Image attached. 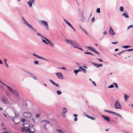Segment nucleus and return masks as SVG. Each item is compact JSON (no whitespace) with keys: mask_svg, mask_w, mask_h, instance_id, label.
<instances>
[{"mask_svg":"<svg viewBox=\"0 0 133 133\" xmlns=\"http://www.w3.org/2000/svg\"><path fill=\"white\" fill-rule=\"evenodd\" d=\"M24 23L29 28L31 29L35 32H37V31L30 24H29L25 20H24Z\"/></svg>","mask_w":133,"mask_h":133,"instance_id":"f257e3e1","label":"nucleus"},{"mask_svg":"<svg viewBox=\"0 0 133 133\" xmlns=\"http://www.w3.org/2000/svg\"><path fill=\"white\" fill-rule=\"evenodd\" d=\"M115 108L116 109H121V104L119 103L118 101H117L115 103Z\"/></svg>","mask_w":133,"mask_h":133,"instance_id":"f03ea898","label":"nucleus"},{"mask_svg":"<svg viewBox=\"0 0 133 133\" xmlns=\"http://www.w3.org/2000/svg\"><path fill=\"white\" fill-rule=\"evenodd\" d=\"M40 22L42 24H43L46 27V29L48 30L49 27L47 22L45 21H41Z\"/></svg>","mask_w":133,"mask_h":133,"instance_id":"7ed1b4c3","label":"nucleus"},{"mask_svg":"<svg viewBox=\"0 0 133 133\" xmlns=\"http://www.w3.org/2000/svg\"><path fill=\"white\" fill-rule=\"evenodd\" d=\"M87 48H88L89 50L94 52L97 54L99 55V53L97 52L95 49L93 48L92 47H88V46H86V47Z\"/></svg>","mask_w":133,"mask_h":133,"instance_id":"20e7f679","label":"nucleus"},{"mask_svg":"<svg viewBox=\"0 0 133 133\" xmlns=\"http://www.w3.org/2000/svg\"><path fill=\"white\" fill-rule=\"evenodd\" d=\"M29 127V131L30 133H33L35 131V130L33 126H31V127Z\"/></svg>","mask_w":133,"mask_h":133,"instance_id":"39448f33","label":"nucleus"},{"mask_svg":"<svg viewBox=\"0 0 133 133\" xmlns=\"http://www.w3.org/2000/svg\"><path fill=\"white\" fill-rule=\"evenodd\" d=\"M109 32L110 34L111 35L113 36L115 35L114 32L111 26L110 27V29Z\"/></svg>","mask_w":133,"mask_h":133,"instance_id":"423d86ee","label":"nucleus"},{"mask_svg":"<svg viewBox=\"0 0 133 133\" xmlns=\"http://www.w3.org/2000/svg\"><path fill=\"white\" fill-rule=\"evenodd\" d=\"M32 55L34 56H35V57H36L38 58H39V59H42L44 61L46 60V59L45 58H44L43 57H40L35 54H34V53Z\"/></svg>","mask_w":133,"mask_h":133,"instance_id":"0eeeda50","label":"nucleus"},{"mask_svg":"<svg viewBox=\"0 0 133 133\" xmlns=\"http://www.w3.org/2000/svg\"><path fill=\"white\" fill-rule=\"evenodd\" d=\"M71 45H72L74 48H78V44L75 41H73Z\"/></svg>","mask_w":133,"mask_h":133,"instance_id":"6e6552de","label":"nucleus"},{"mask_svg":"<svg viewBox=\"0 0 133 133\" xmlns=\"http://www.w3.org/2000/svg\"><path fill=\"white\" fill-rule=\"evenodd\" d=\"M31 116V115L30 112H25L24 114V117H29Z\"/></svg>","mask_w":133,"mask_h":133,"instance_id":"1a4fd4ad","label":"nucleus"},{"mask_svg":"<svg viewBox=\"0 0 133 133\" xmlns=\"http://www.w3.org/2000/svg\"><path fill=\"white\" fill-rule=\"evenodd\" d=\"M56 75L60 79H63V76L61 74L60 72L56 73Z\"/></svg>","mask_w":133,"mask_h":133,"instance_id":"9d476101","label":"nucleus"},{"mask_svg":"<svg viewBox=\"0 0 133 133\" xmlns=\"http://www.w3.org/2000/svg\"><path fill=\"white\" fill-rule=\"evenodd\" d=\"M63 111L62 113V115L64 117H65V114L67 112V110L66 109L65 107L63 108Z\"/></svg>","mask_w":133,"mask_h":133,"instance_id":"9b49d317","label":"nucleus"},{"mask_svg":"<svg viewBox=\"0 0 133 133\" xmlns=\"http://www.w3.org/2000/svg\"><path fill=\"white\" fill-rule=\"evenodd\" d=\"M21 129L22 132L27 131H29V128H28V127H24L23 128H22Z\"/></svg>","mask_w":133,"mask_h":133,"instance_id":"f8f14e48","label":"nucleus"},{"mask_svg":"<svg viewBox=\"0 0 133 133\" xmlns=\"http://www.w3.org/2000/svg\"><path fill=\"white\" fill-rule=\"evenodd\" d=\"M79 72L83 71V72L85 73L87 72L86 70L81 67H79Z\"/></svg>","mask_w":133,"mask_h":133,"instance_id":"ddd939ff","label":"nucleus"},{"mask_svg":"<svg viewBox=\"0 0 133 133\" xmlns=\"http://www.w3.org/2000/svg\"><path fill=\"white\" fill-rule=\"evenodd\" d=\"M1 101L4 103L6 104L8 103L7 100L4 97L1 98Z\"/></svg>","mask_w":133,"mask_h":133,"instance_id":"4468645a","label":"nucleus"},{"mask_svg":"<svg viewBox=\"0 0 133 133\" xmlns=\"http://www.w3.org/2000/svg\"><path fill=\"white\" fill-rule=\"evenodd\" d=\"M34 2V0H30L28 2V4L30 7L31 6L32 3H33Z\"/></svg>","mask_w":133,"mask_h":133,"instance_id":"2eb2a0df","label":"nucleus"},{"mask_svg":"<svg viewBox=\"0 0 133 133\" xmlns=\"http://www.w3.org/2000/svg\"><path fill=\"white\" fill-rule=\"evenodd\" d=\"M94 65V66L97 67H99L100 66H103V64H97L96 63H93Z\"/></svg>","mask_w":133,"mask_h":133,"instance_id":"dca6fc26","label":"nucleus"},{"mask_svg":"<svg viewBox=\"0 0 133 133\" xmlns=\"http://www.w3.org/2000/svg\"><path fill=\"white\" fill-rule=\"evenodd\" d=\"M133 51V49L126 50H123V51H121V52H119V53H118V54L120 55L121 54H122L123 52H124L125 51Z\"/></svg>","mask_w":133,"mask_h":133,"instance_id":"f3484780","label":"nucleus"},{"mask_svg":"<svg viewBox=\"0 0 133 133\" xmlns=\"http://www.w3.org/2000/svg\"><path fill=\"white\" fill-rule=\"evenodd\" d=\"M85 116L88 118H90V119L92 120H95L96 119V118L94 117H91L90 116H88L87 114H85Z\"/></svg>","mask_w":133,"mask_h":133,"instance_id":"a211bd4d","label":"nucleus"},{"mask_svg":"<svg viewBox=\"0 0 133 133\" xmlns=\"http://www.w3.org/2000/svg\"><path fill=\"white\" fill-rule=\"evenodd\" d=\"M102 116L107 121H110V119L109 117L105 116L104 115H102Z\"/></svg>","mask_w":133,"mask_h":133,"instance_id":"6ab92c4d","label":"nucleus"},{"mask_svg":"<svg viewBox=\"0 0 133 133\" xmlns=\"http://www.w3.org/2000/svg\"><path fill=\"white\" fill-rule=\"evenodd\" d=\"M52 46V47L54 46V45L53 43L51 42L50 40H49L48 39H45Z\"/></svg>","mask_w":133,"mask_h":133,"instance_id":"aec40b11","label":"nucleus"},{"mask_svg":"<svg viewBox=\"0 0 133 133\" xmlns=\"http://www.w3.org/2000/svg\"><path fill=\"white\" fill-rule=\"evenodd\" d=\"M65 41L66 42L70 43L71 44H72V43L73 41H71V40H69L68 39H66L65 40Z\"/></svg>","mask_w":133,"mask_h":133,"instance_id":"412c9836","label":"nucleus"},{"mask_svg":"<svg viewBox=\"0 0 133 133\" xmlns=\"http://www.w3.org/2000/svg\"><path fill=\"white\" fill-rule=\"evenodd\" d=\"M50 81L53 84L55 85L57 87H58L59 85L58 84H56L55 82H54L52 80H50Z\"/></svg>","mask_w":133,"mask_h":133,"instance_id":"4be33fe9","label":"nucleus"},{"mask_svg":"<svg viewBox=\"0 0 133 133\" xmlns=\"http://www.w3.org/2000/svg\"><path fill=\"white\" fill-rule=\"evenodd\" d=\"M5 86H6V87H7L8 89H9V90L10 91H11L12 93V92H13V91H14L11 88V87L6 85L5 84Z\"/></svg>","mask_w":133,"mask_h":133,"instance_id":"5701e85b","label":"nucleus"},{"mask_svg":"<svg viewBox=\"0 0 133 133\" xmlns=\"http://www.w3.org/2000/svg\"><path fill=\"white\" fill-rule=\"evenodd\" d=\"M73 116H74L75 118L74 119V121H76L77 120V115L76 114H74Z\"/></svg>","mask_w":133,"mask_h":133,"instance_id":"b1692460","label":"nucleus"},{"mask_svg":"<svg viewBox=\"0 0 133 133\" xmlns=\"http://www.w3.org/2000/svg\"><path fill=\"white\" fill-rule=\"evenodd\" d=\"M122 16H124L126 18H128L129 17V16H128V15L126 13H124L122 14Z\"/></svg>","mask_w":133,"mask_h":133,"instance_id":"393cba45","label":"nucleus"},{"mask_svg":"<svg viewBox=\"0 0 133 133\" xmlns=\"http://www.w3.org/2000/svg\"><path fill=\"white\" fill-rule=\"evenodd\" d=\"M12 93H13L14 95H15L16 96H19V95L18 94V92L16 91H14L13 92H12Z\"/></svg>","mask_w":133,"mask_h":133,"instance_id":"a878e982","label":"nucleus"},{"mask_svg":"<svg viewBox=\"0 0 133 133\" xmlns=\"http://www.w3.org/2000/svg\"><path fill=\"white\" fill-rule=\"evenodd\" d=\"M129 97V96H128V95H125L124 98L125 99V101H127V100L128 99Z\"/></svg>","mask_w":133,"mask_h":133,"instance_id":"bb28decb","label":"nucleus"},{"mask_svg":"<svg viewBox=\"0 0 133 133\" xmlns=\"http://www.w3.org/2000/svg\"><path fill=\"white\" fill-rule=\"evenodd\" d=\"M131 47V46L130 45H125L122 46V47L124 48H130Z\"/></svg>","mask_w":133,"mask_h":133,"instance_id":"cd10ccee","label":"nucleus"},{"mask_svg":"<svg viewBox=\"0 0 133 133\" xmlns=\"http://www.w3.org/2000/svg\"><path fill=\"white\" fill-rule=\"evenodd\" d=\"M64 21L68 25H69L70 26H71L72 25L69 23L66 20L64 19Z\"/></svg>","mask_w":133,"mask_h":133,"instance_id":"c85d7f7f","label":"nucleus"},{"mask_svg":"<svg viewBox=\"0 0 133 133\" xmlns=\"http://www.w3.org/2000/svg\"><path fill=\"white\" fill-rule=\"evenodd\" d=\"M57 130L59 133H64L63 131L61 130L57 129Z\"/></svg>","mask_w":133,"mask_h":133,"instance_id":"c756f323","label":"nucleus"},{"mask_svg":"<svg viewBox=\"0 0 133 133\" xmlns=\"http://www.w3.org/2000/svg\"><path fill=\"white\" fill-rule=\"evenodd\" d=\"M37 35L38 36L42 37V38H44V39H45V38H45L44 37V36H41V35L39 33H37Z\"/></svg>","mask_w":133,"mask_h":133,"instance_id":"7c9ffc66","label":"nucleus"},{"mask_svg":"<svg viewBox=\"0 0 133 133\" xmlns=\"http://www.w3.org/2000/svg\"><path fill=\"white\" fill-rule=\"evenodd\" d=\"M79 69L78 70H75L74 71V72L75 73V74L76 75L78 72H79Z\"/></svg>","mask_w":133,"mask_h":133,"instance_id":"2f4dec72","label":"nucleus"},{"mask_svg":"<svg viewBox=\"0 0 133 133\" xmlns=\"http://www.w3.org/2000/svg\"><path fill=\"white\" fill-rule=\"evenodd\" d=\"M123 8L122 6H121L119 8V10L121 11H123Z\"/></svg>","mask_w":133,"mask_h":133,"instance_id":"473e14b6","label":"nucleus"},{"mask_svg":"<svg viewBox=\"0 0 133 133\" xmlns=\"http://www.w3.org/2000/svg\"><path fill=\"white\" fill-rule=\"evenodd\" d=\"M42 122H44V123H48V124H49V122L48 121H46V120H44V121H42Z\"/></svg>","mask_w":133,"mask_h":133,"instance_id":"72a5a7b5","label":"nucleus"},{"mask_svg":"<svg viewBox=\"0 0 133 133\" xmlns=\"http://www.w3.org/2000/svg\"><path fill=\"white\" fill-rule=\"evenodd\" d=\"M56 92H57V94L58 95H61L62 94L61 92V91H58V90Z\"/></svg>","mask_w":133,"mask_h":133,"instance_id":"f704fd0d","label":"nucleus"},{"mask_svg":"<svg viewBox=\"0 0 133 133\" xmlns=\"http://www.w3.org/2000/svg\"><path fill=\"white\" fill-rule=\"evenodd\" d=\"M42 42L45 43L46 44L48 45V43L46 42V41L45 40L42 39Z\"/></svg>","mask_w":133,"mask_h":133,"instance_id":"c9c22d12","label":"nucleus"},{"mask_svg":"<svg viewBox=\"0 0 133 133\" xmlns=\"http://www.w3.org/2000/svg\"><path fill=\"white\" fill-rule=\"evenodd\" d=\"M113 84L115 85V87L116 88H118V85L116 83H113Z\"/></svg>","mask_w":133,"mask_h":133,"instance_id":"e433bc0d","label":"nucleus"},{"mask_svg":"<svg viewBox=\"0 0 133 133\" xmlns=\"http://www.w3.org/2000/svg\"><path fill=\"white\" fill-rule=\"evenodd\" d=\"M96 12L98 13H99L100 12V9L99 8L97 9L96 10Z\"/></svg>","mask_w":133,"mask_h":133,"instance_id":"4c0bfd02","label":"nucleus"},{"mask_svg":"<svg viewBox=\"0 0 133 133\" xmlns=\"http://www.w3.org/2000/svg\"><path fill=\"white\" fill-rule=\"evenodd\" d=\"M34 63L35 64H38V62L37 61H34Z\"/></svg>","mask_w":133,"mask_h":133,"instance_id":"58836bf2","label":"nucleus"},{"mask_svg":"<svg viewBox=\"0 0 133 133\" xmlns=\"http://www.w3.org/2000/svg\"><path fill=\"white\" fill-rule=\"evenodd\" d=\"M84 53L87 54H90L92 55V54L91 53L89 52H84Z\"/></svg>","mask_w":133,"mask_h":133,"instance_id":"ea45409f","label":"nucleus"},{"mask_svg":"<svg viewBox=\"0 0 133 133\" xmlns=\"http://www.w3.org/2000/svg\"><path fill=\"white\" fill-rule=\"evenodd\" d=\"M114 87V85L113 84H111L109 86V87L108 88H112Z\"/></svg>","mask_w":133,"mask_h":133,"instance_id":"a19ab883","label":"nucleus"},{"mask_svg":"<svg viewBox=\"0 0 133 133\" xmlns=\"http://www.w3.org/2000/svg\"><path fill=\"white\" fill-rule=\"evenodd\" d=\"M109 112L110 113H112V114H116V112H114L112 111H109Z\"/></svg>","mask_w":133,"mask_h":133,"instance_id":"79ce46f5","label":"nucleus"},{"mask_svg":"<svg viewBox=\"0 0 133 133\" xmlns=\"http://www.w3.org/2000/svg\"><path fill=\"white\" fill-rule=\"evenodd\" d=\"M39 116H40V115H39V114H37L36 115V118H38L39 117Z\"/></svg>","mask_w":133,"mask_h":133,"instance_id":"37998d69","label":"nucleus"},{"mask_svg":"<svg viewBox=\"0 0 133 133\" xmlns=\"http://www.w3.org/2000/svg\"><path fill=\"white\" fill-rule=\"evenodd\" d=\"M95 19L94 17H92L91 19V21H92V22H94L95 21Z\"/></svg>","mask_w":133,"mask_h":133,"instance_id":"c03bdc74","label":"nucleus"},{"mask_svg":"<svg viewBox=\"0 0 133 133\" xmlns=\"http://www.w3.org/2000/svg\"><path fill=\"white\" fill-rule=\"evenodd\" d=\"M115 115H117V116H118L120 117H122V116L120 115L118 113H116Z\"/></svg>","mask_w":133,"mask_h":133,"instance_id":"a18cd8bd","label":"nucleus"},{"mask_svg":"<svg viewBox=\"0 0 133 133\" xmlns=\"http://www.w3.org/2000/svg\"><path fill=\"white\" fill-rule=\"evenodd\" d=\"M118 43V42H112L111 43L112 44H116Z\"/></svg>","mask_w":133,"mask_h":133,"instance_id":"49530a36","label":"nucleus"},{"mask_svg":"<svg viewBox=\"0 0 133 133\" xmlns=\"http://www.w3.org/2000/svg\"><path fill=\"white\" fill-rule=\"evenodd\" d=\"M21 121H22V122H24L25 121V119H21Z\"/></svg>","mask_w":133,"mask_h":133,"instance_id":"de8ad7c7","label":"nucleus"},{"mask_svg":"<svg viewBox=\"0 0 133 133\" xmlns=\"http://www.w3.org/2000/svg\"><path fill=\"white\" fill-rule=\"evenodd\" d=\"M97 59L98 60H99L100 62H102V60H101V59H99V58H97Z\"/></svg>","mask_w":133,"mask_h":133,"instance_id":"09e8293b","label":"nucleus"},{"mask_svg":"<svg viewBox=\"0 0 133 133\" xmlns=\"http://www.w3.org/2000/svg\"><path fill=\"white\" fill-rule=\"evenodd\" d=\"M83 31H84V32L87 35H88V33L84 30H83Z\"/></svg>","mask_w":133,"mask_h":133,"instance_id":"8fccbe9b","label":"nucleus"},{"mask_svg":"<svg viewBox=\"0 0 133 133\" xmlns=\"http://www.w3.org/2000/svg\"><path fill=\"white\" fill-rule=\"evenodd\" d=\"M92 82L93 84L95 86H96V83H95V82H94L92 81Z\"/></svg>","mask_w":133,"mask_h":133,"instance_id":"3c124183","label":"nucleus"},{"mask_svg":"<svg viewBox=\"0 0 133 133\" xmlns=\"http://www.w3.org/2000/svg\"><path fill=\"white\" fill-rule=\"evenodd\" d=\"M72 28V29L75 31V29L74 28H73V27H72V26L71 25V26H70Z\"/></svg>","mask_w":133,"mask_h":133,"instance_id":"603ef678","label":"nucleus"},{"mask_svg":"<svg viewBox=\"0 0 133 133\" xmlns=\"http://www.w3.org/2000/svg\"><path fill=\"white\" fill-rule=\"evenodd\" d=\"M6 61H7V60L5 58H4V62L5 63H7Z\"/></svg>","mask_w":133,"mask_h":133,"instance_id":"864d4df0","label":"nucleus"},{"mask_svg":"<svg viewBox=\"0 0 133 133\" xmlns=\"http://www.w3.org/2000/svg\"><path fill=\"white\" fill-rule=\"evenodd\" d=\"M107 34V32L106 31H105L103 33V34L104 35H105Z\"/></svg>","mask_w":133,"mask_h":133,"instance_id":"5fc2aeb1","label":"nucleus"},{"mask_svg":"<svg viewBox=\"0 0 133 133\" xmlns=\"http://www.w3.org/2000/svg\"><path fill=\"white\" fill-rule=\"evenodd\" d=\"M61 69H62L63 70H66V69L65 68V67H63L62 68H61Z\"/></svg>","mask_w":133,"mask_h":133,"instance_id":"6e6d98bb","label":"nucleus"},{"mask_svg":"<svg viewBox=\"0 0 133 133\" xmlns=\"http://www.w3.org/2000/svg\"><path fill=\"white\" fill-rule=\"evenodd\" d=\"M119 50V49H115V51H117L118 50Z\"/></svg>","mask_w":133,"mask_h":133,"instance_id":"4d7b16f0","label":"nucleus"},{"mask_svg":"<svg viewBox=\"0 0 133 133\" xmlns=\"http://www.w3.org/2000/svg\"><path fill=\"white\" fill-rule=\"evenodd\" d=\"M0 64H3V63L2 62V61H1V60L0 59Z\"/></svg>","mask_w":133,"mask_h":133,"instance_id":"13d9d810","label":"nucleus"},{"mask_svg":"<svg viewBox=\"0 0 133 133\" xmlns=\"http://www.w3.org/2000/svg\"><path fill=\"white\" fill-rule=\"evenodd\" d=\"M0 83L4 85H5V84H4L3 83H2V81H1L0 80Z\"/></svg>","mask_w":133,"mask_h":133,"instance_id":"bf43d9fd","label":"nucleus"},{"mask_svg":"<svg viewBox=\"0 0 133 133\" xmlns=\"http://www.w3.org/2000/svg\"><path fill=\"white\" fill-rule=\"evenodd\" d=\"M130 28H133V25H131L129 26Z\"/></svg>","mask_w":133,"mask_h":133,"instance_id":"052dcab7","label":"nucleus"},{"mask_svg":"<svg viewBox=\"0 0 133 133\" xmlns=\"http://www.w3.org/2000/svg\"><path fill=\"white\" fill-rule=\"evenodd\" d=\"M5 64H6V67H7L8 68H9V66H8V64H7V63H5Z\"/></svg>","mask_w":133,"mask_h":133,"instance_id":"680f3d73","label":"nucleus"},{"mask_svg":"<svg viewBox=\"0 0 133 133\" xmlns=\"http://www.w3.org/2000/svg\"><path fill=\"white\" fill-rule=\"evenodd\" d=\"M77 48L79 49V50H81L82 51H83V50L82 49H81V48H78H78Z\"/></svg>","mask_w":133,"mask_h":133,"instance_id":"e2e57ef3","label":"nucleus"},{"mask_svg":"<svg viewBox=\"0 0 133 133\" xmlns=\"http://www.w3.org/2000/svg\"><path fill=\"white\" fill-rule=\"evenodd\" d=\"M3 115L5 116V117H7L6 115L4 113Z\"/></svg>","mask_w":133,"mask_h":133,"instance_id":"0e129e2a","label":"nucleus"},{"mask_svg":"<svg viewBox=\"0 0 133 133\" xmlns=\"http://www.w3.org/2000/svg\"><path fill=\"white\" fill-rule=\"evenodd\" d=\"M83 67L84 68H87V67L85 66H83Z\"/></svg>","mask_w":133,"mask_h":133,"instance_id":"69168bd1","label":"nucleus"},{"mask_svg":"<svg viewBox=\"0 0 133 133\" xmlns=\"http://www.w3.org/2000/svg\"><path fill=\"white\" fill-rule=\"evenodd\" d=\"M130 28V26H129L128 28H127V29L128 30L129 29V28Z\"/></svg>","mask_w":133,"mask_h":133,"instance_id":"338daca9","label":"nucleus"},{"mask_svg":"<svg viewBox=\"0 0 133 133\" xmlns=\"http://www.w3.org/2000/svg\"><path fill=\"white\" fill-rule=\"evenodd\" d=\"M80 26V28L82 30H84L81 27V25H80V26Z\"/></svg>","mask_w":133,"mask_h":133,"instance_id":"774afa93","label":"nucleus"}]
</instances>
